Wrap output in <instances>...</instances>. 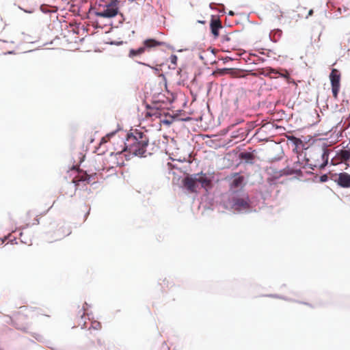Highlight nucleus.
Here are the masks:
<instances>
[{"label":"nucleus","instance_id":"nucleus-17","mask_svg":"<svg viewBox=\"0 0 350 350\" xmlns=\"http://www.w3.org/2000/svg\"><path fill=\"white\" fill-rule=\"evenodd\" d=\"M90 176L86 172L79 173L74 179L73 183H77L81 181L88 182Z\"/></svg>","mask_w":350,"mask_h":350},{"label":"nucleus","instance_id":"nucleus-1","mask_svg":"<svg viewBox=\"0 0 350 350\" xmlns=\"http://www.w3.org/2000/svg\"><path fill=\"white\" fill-rule=\"evenodd\" d=\"M148 142L146 134L137 129L132 130L127 134L125 142L121 140V148L116 149V153L128 151L135 156L146 157Z\"/></svg>","mask_w":350,"mask_h":350},{"label":"nucleus","instance_id":"nucleus-9","mask_svg":"<svg viewBox=\"0 0 350 350\" xmlns=\"http://www.w3.org/2000/svg\"><path fill=\"white\" fill-rule=\"evenodd\" d=\"M71 233L70 227L64 226H57V228L53 231L51 237L55 241H59L64 237L68 236Z\"/></svg>","mask_w":350,"mask_h":350},{"label":"nucleus","instance_id":"nucleus-26","mask_svg":"<svg viewBox=\"0 0 350 350\" xmlns=\"http://www.w3.org/2000/svg\"><path fill=\"white\" fill-rule=\"evenodd\" d=\"M230 14L232 15L233 14L232 12H230Z\"/></svg>","mask_w":350,"mask_h":350},{"label":"nucleus","instance_id":"nucleus-20","mask_svg":"<svg viewBox=\"0 0 350 350\" xmlns=\"http://www.w3.org/2000/svg\"><path fill=\"white\" fill-rule=\"evenodd\" d=\"M288 139L290 140L293 141L296 146H297L301 143V139H299L294 136H291V137H288Z\"/></svg>","mask_w":350,"mask_h":350},{"label":"nucleus","instance_id":"nucleus-4","mask_svg":"<svg viewBox=\"0 0 350 350\" xmlns=\"http://www.w3.org/2000/svg\"><path fill=\"white\" fill-rule=\"evenodd\" d=\"M119 1L111 0L109 3L100 0L96 3L94 9V14L98 17L113 18L116 16L119 10Z\"/></svg>","mask_w":350,"mask_h":350},{"label":"nucleus","instance_id":"nucleus-25","mask_svg":"<svg viewBox=\"0 0 350 350\" xmlns=\"http://www.w3.org/2000/svg\"><path fill=\"white\" fill-rule=\"evenodd\" d=\"M139 64H143V65H144V66H149V67H150L151 68H153V67H152V66H149V65H148V64H145V63L139 62Z\"/></svg>","mask_w":350,"mask_h":350},{"label":"nucleus","instance_id":"nucleus-18","mask_svg":"<svg viewBox=\"0 0 350 350\" xmlns=\"http://www.w3.org/2000/svg\"><path fill=\"white\" fill-rule=\"evenodd\" d=\"M340 157L342 161H349L350 159V149L341 150Z\"/></svg>","mask_w":350,"mask_h":350},{"label":"nucleus","instance_id":"nucleus-7","mask_svg":"<svg viewBox=\"0 0 350 350\" xmlns=\"http://www.w3.org/2000/svg\"><path fill=\"white\" fill-rule=\"evenodd\" d=\"M329 79L332 85V91L333 96L335 98H337L338 94L340 87V74L339 71L336 68H333L330 73Z\"/></svg>","mask_w":350,"mask_h":350},{"label":"nucleus","instance_id":"nucleus-19","mask_svg":"<svg viewBox=\"0 0 350 350\" xmlns=\"http://www.w3.org/2000/svg\"><path fill=\"white\" fill-rule=\"evenodd\" d=\"M77 317H79L81 319L85 317V309L84 307L78 308Z\"/></svg>","mask_w":350,"mask_h":350},{"label":"nucleus","instance_id":"nucleus-23","mask_svg":"<svg viewBox=\"0 0 350 350\" xmlns=\"http://www.w3.org/2000/svg\"><path fill=\"white\" fill-rule=\"evenodd\" d=\"M321 181H325L327 179V176L326 175H323L321 177Z\"/></svg>","mask_w":350,"mask_h":350},{"label":"nucleus","instance_id":"nucleus-14","mask_svg":"<svg viewBox=\"0 0 350 350\" xmlns=\"http://www.w3.org/2000/svg\"><path fill=\"white\" fill-rule=\"evenodd\" d=\"M84 337H85L87 342H88L90 344H94V339L96 338V336L95 333H93L91 331V329L89 328V329L85 332Z\"/></svg>","mask_w":350,"mask_h":350},{"label":"nucleus","instance_id":"nucleus-10","mask_svg":"<svg viewBox=\"0 0 350 350\" xmlns=\"http://www.w3.org/2000/svg\"><path fill=\"white\" fill-rule=\"evenodd\" d=\"M210 27L211 33L215 38L219 36V30L222 29L221 21L219 18H213L211 21Z\"/></svg>","mask_w":350,"mask_h":350},{"label":"nucleus","instance_id":"nucleus-8","mask_svg":"<svg viewBox=\"0 0 350 350\" xmlns=\"http://www.w3.org/2000/svg\"><path fill=\"white\" fill-rule=\"evenodd\" d=\"M232 208L237 211L247 210L250 208V200L248 196L242 198L234 197L232 198Z\"/></svg>","mask_w":350,"mask_h":350},{"label":"nucleus","instance_id":"nucleus-13","mask_svg":"<svg viewBox=\"0 0 350 350\" xmlns=\"http://www.w3.org/2000/svg\"><path fill=\"white\" fill-rule=\"evenodd\" d=\"M161 116V111L157 108H149L146 113V118H160Z\"/></svg>","mask_w":350,"mask_h":350},{"label":"nucleus","instance_id":"nucleus-21","mask_svg":"<svg viewBox=\"0 0 350 350\" xmlns=\"http://www.w3.org/2000/svg\"><path fill=\"white\" fill-rule=\"evenodd\" d=\"M177 61V57L176 55L171 56V62L176 64Z\"/></svg>","mask_w":350,"mask_h":350},{"label":"nucleus","instance_id":"nucleus-5","mask_svg":"<svg viewBox=\"0 0 350 350\" xmlns=\"http://www.w3.org/2000/svg\"><path fill=\"white\" fill-rule=\"evenodd\" d=\"M220 42L223 49L229 52L239 49L242 44V38L239 33L232 31L221 35Z\"/></svg>","mask_w":350,"mask_h":350},{"label":"nucleus","instance_id":"nucleus-22","mask_svg":"<svg viewBox=\"0 0 350 350\" xmlns=\"http://www.w3.org/2000/svg\"><path fill=\"white\" fill-rule=\"evenodd\" d=\"M95 325H93L94 329H98L100 327V324L98 322H95L94 323Z\"/></svg>","mask_w":350,"mask_h":350},{"label":"nucleus","instance_id":"nucleus-24","mask_svg":"<svg viewBox=\"0 0 350 350\" xmlns=\"http://www.w3.org/2000/svg\"><path fill=\"white\" fill-rule=\"evenodd\" d=\"M313 14V10H310L309 12H308V16H306V18H308V16H312Z\"/></svg>","mask_w":350,"mask_h":350},{"label":"nucleus","instance_id":"nucleus-16","mask_svg":"<svg viewBox=\"0 0 350 350\" xmlns=\"http://www.w3.org/2000/svg\"><path fill=\"white\" fill-rule=\"evenodd\" d=\"M269 73L278 74L287 80L290 79V75L286 70H278L274 68H270Z\"/></svg>","mask_w":350,"mask_h":350},{"label":"nucleus","instance_id":"nucleus-11","mask_svg":"<svg viewBox=\"0 0 350 350\" xmlns=\"http://www.w3.org/2000/svg\"><path fill=\"white\" fill-rule=\"evenodd\" d=\"M336 182L342 187H350V175L347 173H340Z\"/></svg>","mask_w":350,"mask_h":350},{"label":"nucleus","instance_id":"nucleus-15","mask_svg":"<svg viewBox=\"0 0 350 350\" xmlns=\"http://www.w3.org/2000/svg\"><path fill=\"white\" fill-rule=\"evenodd\" d=\"M329 150L323 149V153L321 154L322 163L319 164V167L320 169L323 168L328 163L329 159Z\"/></svg>","mask_w":350,"mask_h":350},{"label":"nucleus","instance_id":"nucleus-2","mask_svg":"<svg viewBox=\"0 0 350 350\" xmlns=\"http://www.w3.org/2000/svg\"><path fill=\"white\" fill-rule=\"evenodd\" d=\"M42 314L38 310L21 306L16 311H14L10 317L11 324L17 329L27 332L31 325V319L36 316Z\"/></svg>","mask_w":350,"mask_h":350},{"label":"nucleus","instance_id":"nucleus-12","mask_svg":"<svg viewBox=\"0 0 350 350\" xmlns=\"http://www.w3.org/2000/svg\"><path fill=\"white\" fill-rule=\"evenodd\" d=\"M244 177L243 176L235 175V178L233 179L230 184V189H235L243 186Z\"/></svg>","mask_w":350,"mask_h":350},{"label":"nucleus","instance_id":"nucleus-3","mask_svg":"<svg viewBox=\"0 0 350 350\" xmlns=\"http://www.w3.org/2000/svg\"><path fill=\"white\" fill-rule=\"evenodd\" d=\"M184 187L190 193H196L198 184L204 189H208L212 187L211 180L203 172L187 176L183 180Z\"/></svg>","mask_w":350,"mask_h":350},{"label":"nucleus","instance_id":"nucleus-6","mask_svg":"<svg viewBox=\"0 0 350 350\" xmlns=\"http://www.w3.org/2000/svg\"><path fill=\"white\" fill-rule=\"evenodd\" d=\"M165 42L158 41L153 38L146 39L143 41V46L137 49H131L128 53V57L131 59L142 56L146 51L149 52L151 49L163 46Z\"/></svg>","mask_w":350,"mask_h":350}]
</instances>
